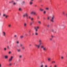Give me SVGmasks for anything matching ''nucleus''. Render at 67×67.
Wrapping results in <instances>:
<instances>
[{
    "label": "nucleus",
    "instance_id": "1",
    "mask_svg": "<svg viewBox=\"0 0 67 67\" xmlns=\"http://www.w3.org/2000/svg\"><path fill=\"white\" fill-rule=\"evenodd\" d=\"M41 48H43V51L44 52H46L47 51V49H46V47H44L43 45H42L41 46Z\"/></svg>",
    "mask_w": 67,
    "mask_h": 67
},
{
    "label": "nucleus",
    "instance_id": "2",
    "mask_svg": "<svg viewBox=\"0 0 67 67\" xmlns=\"http://www.w3.org/2000/svg\"><path fill=\"white\" fill-rule=\"evenodd\" d=\"M54 18H55V16L54 15H52L51 20L52 22H53L54 21Z\"/></svg>",
    "mask_w": 67,
    "mask_h": 67
},
{
    "label": "nucleus",
    "instance_id": "3",
    "mask_svg": "<svg viewBox=\"0 0 67 67\" xmlns=\"http://www.w3.org/2000/svg\"><path fill=\"white\" fill-rule=\"evenodd\" d=\"M34 29L35 30V32H37V31H38V30L39 29V27H34Z\"/></svg>",
    "mask_w": 67,
    "mask_h": 67
},
{
    "label": "nucleus",
    "instance_id": "4",
    "mask_svg": "<svg viewBox=\"0 0 67 67\" xmlns=\"http://www.w3.org/2000/svg\"><path fill=\"white\" fill-rule=\"evenodd\" d=\"M41 45L40 44H35V46L36 47H37V48L38 49H39L40 48V46Z\"/></svg>",
    "mask_w": 67,
    "mask_h": 67
},
{
    "label": "nucleus",
    "instance_id": "5",
    "mask_svg": "<svg viewBox=\"0 0 67 67\" xmlns=\"http://www.w3.org/2000/svg\"><path fill=\"white\" fill-rule=\"evenodd\" d=\"M14 57L13 56H11L10 57V58L9 59V62H11L12 61L13 59V58Z\"/></svg>",
    "mask_w": 67,
    "mask_h": 67
},
{
    "label": "nucleus",
    "instance_id": "6",
    "mask_svg": "<svg viewBox=\"0 0 67 67\" xmlns=\"http://www.w3.org/2000/svg\"><path fill=\"white\" fill-rule=\"evenodd\" d=\"M29 18L30 19H31V21H32V23H34V21H33V20H34V18H31L30 16H29Z\"/></svg>",
    "mask_w": 67,
    "mask_h": 67
},
{
    "label": "nucleus",
    "instance_id": "7",
    "mask_svg": "<svg viewBox=\"0 0 67 67\" xmlns=\"http://www.w3.org/2000/svg\"><path fill=\"white\" fill-rule=\"evenodd\" d=\"M26 16L27 18L28 17V15H27V13H26L25 14H24L23 15V18H25V16Z\"/></svg>",
    "mask_w": 67,
    "mask_h": 67
},
{
    "label": "nucleus",
    "instance_id": "8",
    "mask_svg": "<svg viewBox=\"0 0 67 67\" xmlns=\"http://www.w3.org/2000/svg\"><path fill=\"white\" fill-rule=\"evenodd\" d=\"M39 44L41 45V44H42V40L41 39H39Z\"/></svg>",
    "mask_w": 67,
    "mask_h": 67
},
{
    "label": "nucleus",
    "instance_id": "9",
    "mask_svg": "<svg viewBox=\"0 0 67 67\" xmlns=\"http://www.w3.org/2000/svg\"><path fill=\"white\" fill-rule=\"evenodd\" d=\"M30 14H34V15H35V14H36V13L35 12L32 11L31 12Z\"/></svg>",
    "mask_w": 67,
    "mask_h": 67
},
{
    "label": "nucleus",
    "instance_id": "10",
    "mask_svg": "<svg viewBox=\"0 0 67 67\" xmlns=\"http://www.w3.org/2000/svg\"><path fill=\"white\" fill-rule=\"evenodd\" d=\"M2 34L3 35V36H5L6 34L5 33V32L4 31H3L2 32Z\"/></svg>",
    "mask_w": 67,
    "mask_h": 67
},
{
    "label": "nucleus",
    "instance_id": "11",
    "mask_svg": "<svg viewBox=\"0 0 67 67\" xmlns=\"http://www.w3.org/2000/svg\"><path fill=\"white\" fill-rule=\"evenodd\" d=\"M24 25L25 27H26L27 26V24L25 23H24Z\"/></svg>",
    "mask_w": 67,
    "mask_h": 67
},
{
    "label": "nucleus",
    "instance_id": "12",
    "mask_svg": "<svg viewBox=\"0 0 67 67\" xmlns=\"http://www.w3.org/2000/svg\"><path fill=\"white\" fill-rule=\"evenodd\" d=\"M33 2L30 1L29 3V4H30V5H32V4H33Z\"/></svg>",
    "mask_w": 67,
    "mask_h": 67
},
{
    "label": "nucleus",
    "instance_id": "13",
    "mask_svg": "<svg viewBox=\"0 0 67 67\" xmlns=\"http://www.w3.org/2000/svg\"><path fill=\"white\" fill-rule=\"evenodd\" d=\"M4 58L5 59H8V56L5 55L4 56Z\"/></svg>",
    "mask_w": 67,
    "mask_h": 67
},
{
    "label": "nucleus",
    "instance_id": "14",
    "mask_svg": "<svg viewBox=\"0 0 67 67\" xmlns=\"http://www.w3.org/2000/svg\"><path fill=\"white\" fill-rule=\"evenodd\" d=\"M24 37V36L23 35H21L20 36V38H23Z\"/></svg>",
    "mask_w": 67,
    "mask_h": 67
},
{
    "label": "nucleus",
    "instance_id": "15",
    "mask_svg": "<svg viewBox=\"0 0 67 67\" xmlns=\"http://www.w3.org/2000/svg\"><path fill=\"white\" fill-rule=\"evenodd\" d=\"M18 52H21V49H17Z\"/></svg>",
    "mask_w": 67,
    "mask_h": 67
},
{
    "label": "nucleus",
    "instance_id": "16",
    "mask_svg": "<svg viewBox=\"0 0 67 67\" xmlns=\"http://www.w3.org/2000/svg\"><path fill=\"white\" fill-rule=\"evenodd\" d=\"M22 57V55H20L19 56V58H21Z\"/></svg>",
    "mask_w": 67,
    "mask_h": 67
},
{
    "label": "nucleus",
    "instance_id": "17",
    "mask_svg": "<svg viewBox=\"0 0 67 67\" xmlns=\"http://www.w3.org/2000/svg\"><path fill=\"white\" fill-rule=\"evenodd\" d=\"M12 63H9V66H12Z\"/></svg>",
    "mask_w": 67,
    "mask_h": 67
},
{
    "label": "nucleus",
    "instance_id": "18",
    "mask_svg": "<svg viewBox=\"0 0 67 67\" xmlns=\"http://www.w3.org/2000/svg\"><path fill=\"white\" fill-rule=\"evenodd\" d=\"M8 27H11V24H9L8 25Z\"/></svg>",
    "mask_w": 67,
    "mask_h": 67
},
{
    "label": "nucleus",
    "instance_id": "19",
    "mask_svg": "<svg viewBox=\"0 0 67 67\" xmlns=\"http://www.w3.org/2000/svg\"><path fill=\"white\" fill-rule=\"evenodd\" d=\"M40 11H44V9H42L41 8H40Z\"/></svg>",
    "mask_w": 67,
    "mask_h": 67
},
{
    "label": "nucleus",
    "instance_id": "20",
    "mask_svg": "<svg viewBox=\"0 0 67 67\" xmlns=\"http://www.w3.org/2000/svg\"><path fill=\"white\" fill-rule=\"evenodd\" d=\"M35 35L37 36V35H38V33H37V32H36L35 33Z\"/></svg>",
    "mask_w": 67,
    "mask_h": 67
},
{
    "label": "nucleus",
    "instance_id": "21",
    "mask_svg": "<svg viewBox=\"0 0 67 67\" xmlns=\"http://www.w3.org/2000/svg\"><path fill=\"white\" fill-rule=\"evenodd\" d=\"M38 23L40 24H41V21H38Z\"/></svg>",
    "mask_w": 67,
    "mask_h": 67
},
{
    "label": "nucleus",
    "instance_id": "22",
    "mask_svg": "<svg viewBox=\"0 0 67 67\" xmlns=\"http://www.w3.org/2000/svg\"><path fill=\"white\" fill-rule=\"evenodd\" d=\"M16 43L18 44H19V41H17L16 42Z\"/></svg>",
    "mask_w": 67,
    "mask_h": 67
},
{
    "label": "nucleus",
    "instance_id": "23",
    "mask_svg": "<svg viewBox=\"0 0 67 67\" xmlns=\"http://www.w3.org/2000/svg\"><path fill=\"white\" fill-rule=\"evenodd\" d=\"M51 59V58H49L48 59V61H50V60Z\"/></svg>",
    "mask_w": 67,
    "mask_h": 67
},
{
    "label": "nucleus",
    "instance_id": "24",
    "mask_svg": "<svg viewBox=\"0 0 67 67\" xmlns=\"http://www.w3.org/2000/svg\"><path fill=\"white\" fill-rule=\"evenodd\" d=\"M13 4V5H16V3L15 2H14Z\"/></svg>",
    "mask_w": 67,
    "mask_h": 67
},
{
    "label": "nucleus",
    "instance_id": "25",
    "mask_svg": "<svg viewBox=\"0 0 67 67\" xmlns=\"http://www.w3.org/2000/svg\"><path fill=\"white\" fill-rule=\"evenodd\" d=\"M62 13L63 15H64V14H65V12L64 11H63L62 12Z\"/></svg>",
    "mask_w": 67,
    "mask_h": 67
},
{
    "label": "nucleus",
    "instance_id": "26",
    "mask_svg": "<svg viewBox=\"0 0 67 67\" xmlns=\"http://www.w3.org/2000/svg\"><path fill=\"white\" fill-rule=\"evenodd\" d=\"M53 40V38H50V40L51 41H52Z\"/></svg>",
    "mask_w": 67,
    "mask_h": 67
},
{
    "label": "nucleus",
    "instance_id": "27",
    "mask_svg": "<svg viewBox=\"0 0 67 67\" xmlns=\"http://www.w3.org/2000/svg\"><path fill=\"white\" fill-rule=\"evenodd\" d=\"M22 49H23V50H24V49H25V48L23 47H22Z\"/></svg>",
    "mask_w": 67,
    "mask_h": 67
},
{
    "label": "nucleus",
    "instance_id": "28",
    "mask_svg": "<svg viewBox=\"0 0 67 67\" xmlns=\"http://www.w3.org/2000/svg\"><path fill=\"white\" fill-rule=\"evenodd\" d=\"M40 67H44V65L43 64H42L41 65Z\"/></svg>",
    "mask_w": 67,
    "mask_h": 67
},
{
    "label": "nucleus",
    "instance_id": "29",
    "mask_svg": "<svg viewBox=\"0 0 67 67\" xmlns=\"http://www.w3.org/2000/svg\"><path fill=\"white\" fill-rule=\"evenodd\" d=\"M40 17L39 16H38L37 17V19H40Z\"/></svg>",
    "mask_w": 67,
    "mask_h": 67
},
{
    "label": "nucleus",
    "instance_id": "30",
    "mask_svg": "<svg viewBox=\"0 0 67 67\" xmlns=\"http://www.w3.org/2000/svg\"><path fill=\"white\" fill-rule=\"evenodd\" d=\"M55 61H53L52 62V63H54V64H55Z\"/></svg>",
    "mask_w": 67,
    "mask_h": 67
},
{
    "label": "nucleus",
    "instance_id": "31",
    "mask_svg": "<svg viewBox=\"0 0 67 67\" xmlns=\"http://www.w3.org/2000/svg\"><path fill=\"white\" fill-rule=\"evenodd\" d=\"M51 38H54V36H53L52 35H51Z\"/></svg>",
    "mask_w": 67,
    "mask_h": 67
},
{
    "label": "nucleus",
    "instance_id": "32",
    "mask_svg": "<svg viewBox=\"0 0 67 67\" xmlns=\"http://www.w3.org/2000/svg\"><path fill=\"white\" fill-rule=\"evenodd\" d=\"M20 47H22V46H23V45L22 44H20Z\"/></svg>",
    "mask_w": 67,
    "mask_h": 67
},
{
    "label": "nucleus",
    "instance_id": "33",
    "mask_svg": "<svg viewBox=\"0 0 67 67\" xmlns=\"http://www.w3.org/2000/svg\"><path fill=\"white\" fill-rule=\"evenodd\" d=\"M3 16H6V15L5 14H3Z\"/></svg>",
    "mask_w": 67,
    "mask_h": 67
},
{
    "label": "nucleus",
    "instance_id": "34",
    "mask_svg": "<svg viewBox=\"0 0 67 67\" xmlns=\"http://www.w3.org/2000/svg\"><path fill=\"white\" fill-rule=\"evenodd\" d=\"M4 50L5 51H7V48H4Z\"/></svg>",
    "mask_w": 67,
    "mask_h": 67
},
{
    "label": "nucleus",
    "instance_id": "35",
    "mask_svg": "<svg viewBox=\"0 0 67 67\" xmlns=\"http://www.w3.org/2000/svg\"><path fill=\"white\" fill-rule=\"evenodd\" d=\"M5 16V18H8V17H9V16L8 15H7Z\"/></svg>",
    "mask_w": 67,
    "mask_h": 67
},
{
    "label": "nucleus",
    "instance_id": "36",
    "mask_svg": "<svg viewBox=\"0 0 67 67\" xmlns=\"http://www.w3.org/2000/svg\"><path fill=\"white\" fill-rule=\"evenodd\" d=\"M32 23H33L32 22L30 23V25H32Z\"/></svg>",
    "mask_w": 67,
    "mask_h": 67
},
{
    "label": "nucleus",
    "instance_id": "37",
    "mask_svg": "<svg viewBox=\"0 0 67 67\" xmlns=\"http://www.w3.org/2000/svg\"><path fill=\"white\" fill-rule=\"evenodd\" d=\"M43 13H44V14H46V11L45 10H44L43 12Z\"/></svg>",
    "mask_w": 67,
    "mask_h": 67
},
{
    "label": "nucleus",
    "instance_id": "38",
    "mask_svg": "<svg viewBox=\"0 0 67 67\" xmlns=\"http://www.w3.org/2000/svg\"><path fill=\"white\" fill-rule=\"evenodd\" d=\"M46 9L47 10H49V8H46Z\"/></svg>",
    "mask_w": 67,
    "mask_h": 67
},
{
    "label": "nucleus",
    "instance_id": "39",
    "mask_svg": "<svg viewBox=\"0 0 67 67\" xmlns=\"http://www.w3.org/2000/svg\"><path fill=\"white\" fill-rule=\"evenodd\" d=\"M7 47L8 49H10V47H9V46H7Z\"/></svg>",
    "mask_w": 67,
    "mask_h": 67
},
{
    "label": "nucleus",
    "instance_id": "40",
    "mask_svg": "<svg viewBox=\"0 0 67 67\" xmlns=\"http://www.w3.org/2000/svg\"><path fill=\"white\" fill-rule=\"evenodd\" d=\"M17 37V35H14V37Z\"/></svg>",
    "mask_w": 67,
    "mask_h": 67
},
{
    "label": "nucleus",
    "instance_id": "41",
    "mask_svg": "<svg viewBox=\"0 0 67 67\" xmlns=\"http://www.w3.org/2000/svg\"><path fill=\"white\" fill-rule=\"evenodd\" d=\"M21 10H22V9H21V8H19V11H21Z\"/></svg>",
    "mask_w": 67,
    "mask_h": 67
},
{
    "label": "nucleus",
    "instance_id": "42",
    "mask_svg": "<svg viewBox=\"0 0 67 67\" xmlns=\"http://www.w3.org/2000/svg\"><path fill=\"white\" fill-rule=\"evenodd\" d=\"M12 3H13V2H14V0H12Z\"/></svg>",
    "mask_w": 67,
    "mask_h": 67
},
{
    "label": "nucleus",
    "instance_id": "43",
    "mask_svg": "<svg viewBox=\"0 0 67 67\" xmlns=\"http://www.w3.org/2000/svg\"><path fill=\"white\" fill-rule=\"evenodd\" d=\"M54 67H57V66L56 65H54Z\"/></svg>",
    "mask_w": 67,
    "mask_h": 67
},
{
    "label": "nucleus",
    "instance_id": "44",
    "mask_svg": "<svg viewBox=\"0 0 67 67\" xmlns=\"http://www.w3.org/2000/svg\"><path fill=\"white\" fill-rule=\"evenodd\" d=\"M47 26L48 27L50 26V25H48Z\"/></svg>",
    "mask_w": 67,
    "mask_h": 67
},
{
    "label": "nucleus",
    "instance_id": "45",
    "mask_svg": "<svg viewBox=\"0 0 67 67\" xmlns=\"http://www.w3.org/2000/svg\"><path fill=\"white\" fill-rule=\"evenodd\" d=\"M50 18V17L49 16H48V20H49Z\"/></svg>",
    "mask_w": 67,
    "mask_h": 67
},
{
    "label": "nucleus",
    "instance_id": "46",
    "mask_svg": "<svg viewBox=\"0 0 67 67\" xmlns=\"http://www.w3.org/2000/svg\"><path fill=\"white\" fill-rule=\"evenodd\" d=\"M44 67H48V66H47V65H45Z\"/></svg>",
    "mask_w": 67,
    "mask_h": 67
},
{
    "label": "nucleus",
    "instance_id": "47",
    "mask_svg": "<svg viewBox=\"0 0 67 67\" xmlns=\"http://www.w3.org/2000/svg\"><path fill=\"white\" fill-rule=\"evenodd\" d=\"M0 67H2V65L0 63Z\"/></svg>",
    "mask_w": 67,
    "mask_h": 67
},
{
    "label": "nucleus",
    "instance_id": "48",
    "mask_svg": "<svg viewBox=\"0 0 67 67\" xmlns=\"http://www.w3.org/2000/svg\"><path fill=\"white\" fill-rule=\"evenodd\" d=\"M23 4H24L25 3V2H24V1H23Z\"/></svg>",
    "mask_w": 67,
    "mask_h": 67
},
{
    "label": "nucleus",
    "instance_id": "49",
    "mask_svg": "<svg viewBox=\"0 0 67 67\" xmlns=\"http://www.w3.org/2000/svg\"><path fill=\"white\" fill-rule=\"evenodd\" d=\"M61 58H62V59H63V58H64V57H61Z\"/></svg>",
    "mask_w": 67,
    "mask_h": 67
},
{
    "label": "nucleus",
    "instance_id": "50",
    "mask_svg": "<svg viewBox=\"0 0 67 67\" xmlns=\"http://www.w3.org/2000/svg\"><path fill=\"white\" fill-rule=\"evenodd\" d=\"M31 45H32V44H30L29 45V46L30 47L31 46Z\"/></svg>",
    "mask_w": 67,
    "mask_h": 67
},
{
    "label": "nucleus",
    "instance_id": "51",
    "mask_svg": "<svg viewBox=\"0 0 67 67\" xmlns=\"http://www.w3.org/2000/svg\"><path fill=\"white\" fill-rule=\"evenodd\" d=\"M9 54H11V51H9Z\"/></svg>",
    "mask_w": 67,
    "mask_h": 67
},
{
    "label": "nucleus",
    "instance_id": "52",
    "mask_svg": "<svg viewBox=\"0 0 67 67\" xmlns=\"http://www.w3.org/2000/svg\"><path fill=\"white\" fill-rule=\"evenodd\" d=\"M9 3H12V1H11V2H9Z\"/></svg>",
    "mask_w": 67,
    "mask_h": 67
},
{
    "label": "nucleus",
    "instance_id": "53",
    "mask_svg": "<svg viewBox=\"0 0 67 67\" xmlns=\"http://www.w3.org/2000/svg\"><path fill=\"white\" fill-rule=\"evenodd\" d=\"M34 33H32V35H34Z\"/></svg>",
    "mask_w": 67,
    "mask_h": 67
},
{
    "label": "nucleus",
    "instance_id": "54",
    "mask_svg": "<svg viewBox=\"0 0 67 67\" xmlns=\"http://www.w3.org/2000/svg\"><path fill=\"white\" fill-rule=\"evenodd\" d=\"M52 31L53 32H54V29H52Z\"/></svg>",
    "mask_w": 67,
    "mask_h": 67
},
{
    "label": "nucleus",
    "instance_id": "55",
    "mask_svg": "<svg viewBox=\"0 0 67 67\" xmlns=\"http://www.w3.org/2000/svg\"><path fill=\"white\" fill-rule=\"evenodd\" d=\"M34 0H31V1H32H32H34Z\"/></svg>",
    "mask_w": 67,
    "mask_h": 67
},
{
    "label": "nucleus",
    "instance_id": "56",
    "mask_svg": "<svg viewBox=\"0 0 67 67\" xmlns=\"http://www.w3.org/2000/svg\"><path fill=\"white\" fill-rule=\"evenodd\" d=\"M18 61H19V62H20V59H19L18 60Z\"/></svg>",
    "mask_w": 67,
    "mask_h": 67
},
{
    "label": "nucleus",
    "instance_id": "57",
    "mask_svg": "<svg viewBox=\"0 0 67 67\" xmlns=\"http://www.w3.org/2000/svg\"><path fill=\"white\" fill-rule=\"evenodd\" d=\"M41 7H43V5H41Z\"/></svg>",
    "mask_w": 67,
    "mask_h": 67
},
{
    "label": "nucleus",
    "instance_id": "58",
    "mask_svg": "<svg viewBox=\"0 0 67 67\" xmlns=\"http://www.w3.org/2000/svg\"><path fill=\"white\" fill-rule=\"evenodd\" d=\"M1 13H0V16H1Z\"/></svg>",
    "mask_w": 67,
    "mask_h": 67
},
{
    "label": "nucleus",
    "instance_id": "59",
    "mask_svg": "<svg viewBox=\"0 0 67 67\" xmlns=\"http://www.w3.org/2000/svg\"><path fill=\"white\" fill-rule=\"evenodd\" d=\"M15 63H14V65H15Z\"/></svg>",
    "mask_w": 67,
    "mask_h": 67
},
{
    "label": "nucleus",
    "instance_id": "60",
    "mask_svg": "<svg viewBox=\"0 0 67 67\" xmlns=\"http://www.w3.org/2000/svg\"><path fill=\"white\" fill-rule=\"evenodd\" d=\"M52 67V65H50V67Z\"/></svg>",
    "mask_w": 67,
    "mask_h": 67
},
{
    "label": "nucleus",
    "instance_id": "61",
    "mask_svg": "<svg viewBox=\"0 0 67 67\" xmlns=\"http://www.w3.org/2000/svg\"><path fill=\"white\" fill-rule=\"evenodd\" d=\"M35 6L36 7H37V5H35Z\"/></svg>",
    "mask_w": 67,
    "mask_h": 67
},
{
    "label": "nucleus",
    "instance_id": "62",
    "mask_svg": "<svg viewBox=\"0 0 67 67\" xmlns=\"http://www.w3.org/2000/svg\"><path fill=\"white\" fill-rule=\"evenodd\" d=\"M25 35H26V36H27V34H26Z\"/></svg>",
    "mask_w": 67,
    "mask_h": 67
},
{
    "label": "nucleus",
    "instance_id": "63",
    "mask_svg": "<svg viewBox=\"0 0 67 67\" xmlns=\"http://www.w3.org/2000/svg\"><path fill=\"white\" fill-rule=\"evenodd\" d=\"M43 19L45 20V18H43Z\"/></svg>",
    "mask_w": 67,
    "mask_h": 67
},
{
    "label": "nucleus",
    "instance_id": "64",
    "mask_svg": "<svg viewBox=\"0 0 67 67\" xmlns=\"http://www.w3.org/2000/svg\"><path fill=\"white\" fill-rule=\"evenodd\" d=\"M40 2H41V1H40Z\"/></svg>",
    "mask_w": 67,
    "mask_h": 67
}]
</instances>
